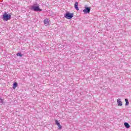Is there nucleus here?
<instances>
[{
    "label": "nucleus",
    "instance_id": "9b49d317",
    "mask_svg": "<svg viewBox=\"0 0 131 131\" xmlns=\"http://www.w3.org/2000/svg\"><path fill=\"white\" fill-rule=\"evenodd\" d=\"M125 101L126 102L125 105L127 106V105L129 104V102H128V100H127V99H125Z\"/></svg>",
    "mask_w": 131,
    "mask_h": 131
},
{
    "label": "nucleus",
    "instance_id": "0eeeda50",
    "mask_svg": "<svg viewBox=\"0 0 131 131\" xmlns=\"http://www.w3.org/2000/svg\"><path fill=\"white\" fill-rule=\"evenodd\" d=\"M74 7H75L76 10H77V11L79 10V8H78V2L75 3Z\"/></svg>",
    "mask_w": 131,
    "mask_h": 131
},
{
    "label": "nucleus",
    "instance_id": "ddd939ff",
    "mask_svg": "<svg viewBox=\"0 0 131 131\" xmlns=\"http://www.w3.org/2000/svg\"><path fill=\"white\" fill-rule=\"evenodd\" d=\"M0 100H1V101H3V99H2L1 98H0Z\"/></svg>",
    "mask_w": 131,
    "mask_h": 131
},
{
    "label": "nucleus",
    "instance_id": "9d476101",
    "mask_svg": "<svg viewBox=\"0 0 131 131\" xmlns=\"http://www.w3.org/2000/svg\"><path fill=\"white\" fill-rule=\"evenodd\" d=\"M124 125H125V127L126 128H129V124H128V123L125 122L124 123Z\"/></svg>",
    "mask_w": 131,
    "mask_h": 131
},
{
    "label": "nucleus",
    "instance_id": "f03ea898",
    "mask_svg": "<svg viewBox=\"0 0 131 131\" xmlns=\"http://www.w3.org/2000/svg\"><path fill=\"white\" fill-rule=\"evenodd\" d=\"M30 10H32V11H34L35 12H41L42 11V9L39 8V5L32 6L31 7Z\"/></svg>",
    "mask_w": 131,
    "mask_h": 131
},
{
    "label": "nucleus",
    "instance_id": "7ed1b4c3",
    "mask_svg": "<svg viewBox=\"0 0 131 131\" xmlns=\"http://www.w3.org/2000/svg\"><path fill=\"white\" fill-rule=\"evenodd\" d=\"M73 17V13H70L69 12L67 13L65 15V18L67 19H69L70 20V19H72Z\"/></svg>",
    "mask_w": 131,
    "mask_h": 131
},
{
    "label": "nucleus",
    "instance_id": "20e7f679",
    "mask_svg": "<svg viewBox=\"0 0 131 131\" xmlns=\"http://www.w3.org/2000/svg\"><path fill=\"white\" fill-rule=\"evenodd\" d=\"M83 12L84 14H90V12H91V7H85L83 10Z\"/></svg>",
    "mask_w": 131,
    "mask_h": 131
},
{
    "label": "nucleus",
    "instance_id": "423d86ee",
    "mask_svg": "<svg viewBox=\"0 0 131 131\" xmlns=\"http://www.w3.org/2000/svg\"><path fill=\"white\" fill-rule=\"evenodd\" d=\"M55 123L57 124V126L59 127V129H62V125L60 124V123H59V121L58 120L55 121Z\"/></svg>",
    "mask_w": 131,
    "mask_h": 131
},
{
    "label": "nucleus",
    "instance_id": "6e6552de",
    "mask_svg": "<svg viewBox=\"0 0 131 131\" xmlns=\"http://www.w3.org/2000/svg\"><path fill=\"white\" fill-rule=\"evenodd\" d=\"M117 103H118V106H122V102L120 101V99H117Z\"/></svg>",
    "mask_w": 131,
    "mask_h": 131
},
{
    "label": "nucleus",
    "instance_id": "f257e3e1",
    "mask_svg": "<svg viewBox=\"0 0 131 131\" xmlns=\"http://www.w3.org/2000/svg\"><path fill=\"white\" fill-rule=\"evenodd\" d=\"M11 14H9L7 12H5L4 14H3V21H9V20H11Z\"/></svg>",
    "mask_w": 131,
    "mask_h": 131
},
{
    "label": "nucleus",
    "instance_id": "f8f14e48",
    "mask_svg": "<svg viewBox=\"0 0 131 131\" xmlns=\"http://www.w3.org/2000/svg\"><path fill=\"white\" fill-rule=\"evenodd\" d=\"M16 55L19 57H22V54H21V53H18Z\"/></svg>",
    "mask_w": 131,
    "mask_h": 131
},
{
    "label": "nucleus",
    "instance_id": "39448f33",
    "mask_svg": "<svg viewBox=\"0 0 131 131\" xmlns=\"http://www.w3.org/2000/svg\"><path fill=\"white\" fill-rule=\"evenodd\" d=\"M43 22L45 26H49V25H50V22H51V20H50V19L49 18H46Z\"/></svg>",
    "mask_w": 131,
    "mask_h": 131
},
{
    "label": "nucleus",
    "instance_id": "1a4fd4ad",
    "mask_svg": "<svg viewBox=\"0 0 131 131\" xmlns=\"http://www.w3.org/2000/svg\"><path fill=\"white\" fill-rule=\"evenodd\" d=\"M17 86H18V83L15 82L13 83V90H15Z\"/></svg>",
    "mask_w": 131,
    "mask_h": 131
}]
</instances>
